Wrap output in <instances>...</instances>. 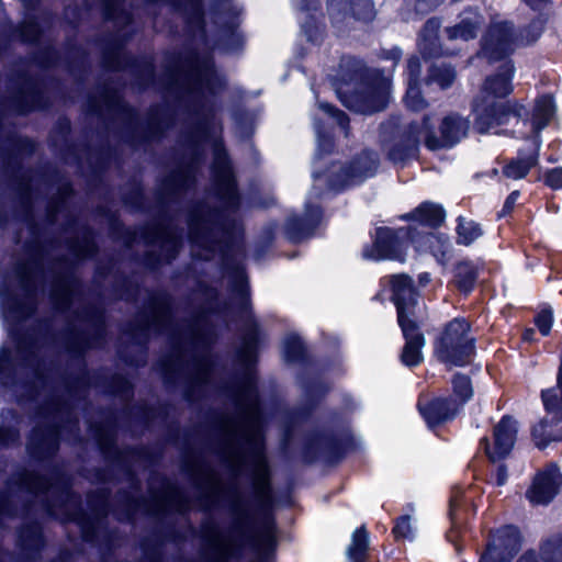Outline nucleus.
Returning a JSON list of instances; mask_svg holds the SVG:
<instances>
[{
  "label": "nucleus",
  "mask_w": 562,
  "mask_h": 562,
  "mask_svg": "<svg viewBox=\"0 0 562 562\" xmlns=\"http://www.w3.org/2000/svg\"><path fill=\"white\" fill-rule=\"evenodd\" d=\"M390 282L393 292L392 300L397 310L398 323L416 319L415 307L417 304V294L411 277L407 274L392 276Z\"/></svg>",
  "instance_id": "obj_20"
},
{
  "label": "nucleus",
  "mask_w": 562,
  "mask_h": 562,
  "mask_svg": "<svg viewBox=\"0 0 562 562\" xmlns=\"http://www.w3.org/2000/svg\"><path fill=\"white\" fill-rule=\"evenodd\" d=\"M456 77V70L450 65H432L428 71L427 83L436 82L441 89H447L454 82Z\"/></svg>",
  "instance_id": "obj_38"
},
{
  "label": "nucleus",
  "mask_w": 562,
  "mask_h": 562,
  "mask_svg": "<svg viewBox=\"0 0 562 562\" xmlns=\"http://www.w3.org/2000/svg\"><path fill=\"white\" fill-rule=\"evenodd\" d=\"M318 7V0H301L300 2V10L302 11H315Z\"/></svg>",
  "instance_id": "obj_62"
},
{
  "label": "nucleus",
  "mask_w": 562,
  "mask_h": 562,
  "mask_svg": "<svg viewBox=\"0 0 562 562\" xmlns=\"http://www.w3.org/2000/svg\"><path fill=\"white\" fill-rule=\"evenodd\" d=\"M88 503L95 517L106 516L109 512V498L104 491H99L88 496Z\"/></svg>",
  "instance_id": "obj_47"
},
{
  "label": "nucleus",
  "mask_w": 562,
  "mask_h": 562,
  "mask_svg": "<svg viewBox=\"0 0 562 562\" xmlns=\"http://www.w3.org/2000/svg\"><path fill=\"white\" fill-rule=\"evenodd\" d=\"M452 387L453 394L450 397L456 398L461 408L463 404L473 395V390L469 376L459 373L456 374L452 379Z\"/></svg>",
  "instance_id": "obj_40"
},
{
  "label": "nucleus",
  "mask_w": 562,
  "mask_h": 562,
  "mask_svg": "<svg viewBox=\"0 0 562 562\" xmlns=\"http://www.w3.org/2000/svg\"><path fill=\"white\" fill-rule=\"evenodd\" d=\"M445 216V211L440 205L429 202L419 205L412 214V217L431 227L441 225Z\"/></svg>",
  "instance_id": "obj_33"
},
{
  "label": "nucleus",
  "mask_w": 562,
  "mask_h": 562,
  "mask_svg": "<svg viewBox=\"0 0 562 562\" xmlns=\"http://www.w3.org/2000/svg\"><path fill=\"white\" fill-rule=\"evenodd\" d=\"M558 104L552 92L538 94L533 100L532 109L529 111V140L539 145L541 132L547 128L557 117Z\"/></svg>",
  "instance_id": "obj_19"
},
{
  "label": "nucleus",
  "mask_w": 562,
  "mask_h": 562,
  "mask_svg": "<svg viewBox=\"0 0 562 562\" xmlns=\"http://www.w3.org/2000/svg\"><path fill=\"white\" fill-rule=\"evenodd\" d=\"M190 508V502L181 490L167 482L161 492L153 495L151 512L164 514L168 512L184 513Z\"/></svg>",
  "instance_id": "obj_26"
},
{
  "label": "nucleus",
  "mask_w": 562,
  "mask_h": 562,
  "mask_svg": "<svg viewBox=\"0 0 562 562\" xmlns=\"http://www.w3.org/2000/svg\"><path fill=\"white\" fill-rule=\"evenodd\" d=\"M543 184L551 190L558 191L562 189V167L547 169L540 178Z\"/></svg>",
  "instance_id": "obj_51"
},
{
  "label": "nucleus",
  "mask_w": 562,
  "mask_h": 562,
  "mask_svg": "<svg viewBox=\"0 0 562 562\" xmlns=\"http://www.w3.org/2000/svg\"><path fill=\"white\" fill-rule=\"evenodd\" d=\"M104 18L116 23L128 24L131 15L121 8L122 0H103Z\"/></svg>",
  "instance_id": "obj_42"
},
{
  "label": "nucleus",
  "mask_w": 562,
  "mask_h": 562,
  "mask_svg": "<svg viewBox=\"0 0 562 562\" xmlns=\"http://www.w3.org/2000/svg\"><path fill=\"white\" fill-rule=\"evenodd\" d=\"M429 245L432 248L434 255L437 257L438 261L446 263V261L449 259V254L451 250L449 238L442 235H431L429 237Z\"/></svg>",
  "instance_id": "obj_44"
},
{
  "label": "nucleus",
  "mask_w": 562,
  "mask_h": 562,
  "mask_svg": "<svg viewBox=\"0 0 562 562\" xmlns=\"http://www.w3.org/2000/svg\"><path fill=\"white\" fill-rule=\"evenodd\" d=\"M407 75H408V85L419 83V78L422 75V63L417 56H412L407 60Z\"/></svg>",
  "instance_id": "obj_54"
},
{
  "label": "nucleus",
  "mask_w": 562,
  "mask_h": 562,
  "mask_svg": "<svg viewBox=\"0 0 562 562\" xmlns=\"http://www.w3.org/2000/svg\"><path fill=\"white\" fill-rule=\"evenodd\" d=\"M562 490V473L557 462H549L536 472L529 485V504L548 506Z\"/></svg>",
  "instance_id": "obj_15"
},
{
  "label": "nucleus",
  "mask_w": 562,
  "mask_h": 562,
  "mask_svg": "<svg viewBox=\"0 0 562 562\" xmlns=\"http://www.w3.org/2000/svg\"><path fill=\"white\" fill-rule=\"evenodd\" d=\"M539 551L542 562H562V532H554L543 539Z\"/></svg>",
  "instance_id": "obj_35"
},
{
  "label": "nucleus",
  "mask_w": 562,
  "mask_h": 562,
  "mask_svg": "<svg viewBox=\"0 0 562 562\" xmlns=\"http://www.w3.org/2000/svg\"><path fill=\"white\" fill-rule=\"evenodd\" d=\"M327 11L334 23L342 22L350 11L349 3L344 0H327Z\"/></svg>",
  "instance_id": "obj_48"
},
{
  "label": "nucleus",
  "mask_w": 562,
  "mask_h": 562,
  "mask_svg": "<svg viewBox=\"0 0 562 562\" xmlns=\"http://www.w3.org/2000/svg\"><path fill=\"white\" fill-rule=\"evenodd\" d=\"M378 167V155L373 151L364 150L347 166L333 164L326 172H314L313 176L315 181L324 178L330 189L341 190L359 184L372 177L376 172Z\"/></svg>",
  "instance_id": "obj_12"
},
{
  "label": "nucleus",
  "mask_w": 562,
  "mask_h": 562,
  "mask_svg": "<svg viewBox=\"0 0 562 562\" xmlns=\"http://www.w3.org/2000/svg\"><path fill=\"white\" fill-rule=\"evenodd\" d=\"M517 437V423L509 416H504L498 424L494 427L493 431V446L490 445L486 437L481 439V445L484 446L485 453L492 462L499 461L506 458L516 441Z\"/></svg>",
  "instance_id": "obj_18"
},
{
  "label": "nucleus",
  "mask_w": 562,
  "mask_h": 562,
  "mask_svg": "<svg viewBox=\"0 0 562 562\" xmlns=\"http://www.w3.org/2000/svg\"><path fill=\"white\" fill-rule=\"evenodd\" d=\"M222 498H200V506L207 510ZM228 504L232 526L227 535L216 522L205 521L201 526V537L206 554L212 562L243 560L248 562H272L268 552L276 547L274 522L265 517L259 526L252 520L250 504L246 498H224Z\"/></svg>",
  "instance_id": "obj_5"
},
{
  "label": "nucleus",
  "mask_w": 562,
  "mask_h": 562,
  "mask_svg": "<svg viewBox=\"0 0 562 562\" xmlns=\"http://www.w3.org/2000/svg\"><path fill=\"white\" fill-rule=\"evenodd\" d=\"M322 211L317 205L306 203L305 213L302 217H289L285 225V233L291 241H300L312 235L314 228L319 223Z\"/></svg>",
  "instance_id": "obj_27"
},
{
  "label": "nucleus",
  "mask_w": 562,
  "mask_h": 562,
  "mask_svg": "<svg viewBox=\"0 0 562 562\" xmlns=\"http://www.w3.org/2000/svg\"><path fill=\"white\" fill-rule=\"evenodd\" d=\"M483 23L484 18L477 9H468L461 13L459 23L446 27L445 32L450 41H470L476 37Z\"/></svg>",
  "instance_id": "obj_29"
},
{
  "label": "nucleus",
  "mask_w": 562,
  "mask_h": 562,
  "mask_svg": "<svg viewBox=\"0 0 562 562\" xmlns=\"http://www.w3.org/2000/svg\"><path fill=\"white\" fill-rule=\"evenodd\" d=\"M213 187L222 210H212L207 204L196 205L189 214V238L193 257L210 260L218 251L224 254L239 232L234 217L239 206L234 172L223 144L213 142Z\"/></svg>",
  "instance_id": "obj_4"
},
{
  "label": "nucleus",
  "mask_w": 562,
  "mask_h": 562,
  "mask_svg": "<svg viewBox=\"0 0 562 562\" xmlns=\"http://www.w3.org/2000/svg\"><path fill=\"white\" fill-rule=\"evenodd\" d=\"M404 101L409 110L416 112L426 109L428 105L420 92L419 83L408 85Z\"/></svg>",
  "instance_id": "obj_45"
},
{
  "label": "nucleus",
  "mask_w": 562,
  "mask_h": 562,
  "mask_svg": "<svg viewBox=\"0 0 562 562\" xmlns=\"http://www.w3.org/2000/svg\"><path fill=\"white\" fill-rule=\"evenodd\" d=\"M42 94L31 83L20 91L13 99V108L18 113L24 114L43 106Z\"/></svg>",
  "instance_id": "obj_32"
},
{
  "label": "nucleus",
  "mask_w": 562,
  "mask_h": 562,
  "mask_svg": "<svg viewBox=\"0 0 562 562\" xmlns=\"http://www.w3.org/2000/svg\"><path fill=\"white\" fill-rule=\"evenodd\" d=\"M555 16L554 0H529V46L539 41Z\"/></svg>",
  "instance_id": "obj_21"
},
{
  "label": "nucleus",
  "mask_w": 562,
  "mask_h": 562,
  "mask_svg": "<svg viewBox=\"0 0 562 562\" xmlns=\"http://www.w3.org/2000/svg\"><path fill=\"white\" fill-rule=\"evenodd\" d=\"M424 133L419 123H412L396 140L386 148L387 157L394 164H403L414 158L418 151L420 139Z\"/></svg>",
  "instance_id": "obj_22"
},
{
  "label": "nucleus",
  "mask_w": 562,
  "mask_h": 562,
  "mask_svg": "<svg viewBox=\"0 0 562 562\" xmlns=\"http://www.w3.org/2000/svg\"><path fill=\"white\" fill-rule=\"evenodd\" d=\"M369 535L362 526L352 533L351 543L347 549V555L352 562H366L369 550Z\"/></svg>",
  "instance_id": "obj_34"
},
{
  "label": "nucleus",
  "mask_w": 562,
  "mask_h": 562,
  "mask_svg": "<svg viewBox=\"0 0 562 562\" xmlns=\"http://www.w3.org/2000/svg\"><path fill=\"white\" fill-rule=\"evenodd\" d=\"M441 21L439 18H430L423 25L418 38L417 48L424 58H437L443 55L439 40Z\"/></svg>",
  "instance_id": "obj_28"
},
{
  "label": "nucleus",
  "mask_w": 562,
  "mask_h": 562,
  "mask_svg": "<svg viewBox=\"0 0 562 562\" xmlns=\"http://www.w3.org/2000/svg\"><path fill=\"white\" fill-rule=\"evenodd\" d=\"M143 237L147 244L159 246L160 257L166 261L175 259L181 246V234L170 226H150Z\"/></svg>",
  "instance_id": "obj_23"
},
{
  "label": "nucleus",
  "mask_w": 562,
  "mask_h": 562,
  "mask_svg": "<svg viewBox=\"0 0 562 562\" xmlns=\"http://www.w3.org/2000/svg\"><path fill=\"white\" fill-rule=\"evenodd\" d=\"M40 26L33 20L23 22L19 29V37L22 42L34 43L40 38Z\"/></svg>",
  "instance_id": "obj_50"
},
{
  "label": "nucleus",
  "mask_w": 562,
  "mask_h": 562,
  "mask_svg": "<svg viewBox=\"0 0 562 562\" xmlns=\"http://www.w3.org/2000/svg\"><path fill=\"white\" fill-rule=\"evenodd\" d=\"M75 280L70 277L58 278L52 289V301L55 307L59 311L67 310L74 299Z\"/></svg>",
  "instance_id": "obj_31"
},
{
  "label": "nucleus",
  "mask_w": 562,
  "mask_h": 562,
  "mask_svg": "<svg viewBox=\"0 0 562 562\" xmlns=\"http://www.w3.org/2000/svg\"><path fill=\"white\" fill-rule=\"evenodd\" d=\"M349 9L356 20L369 22L375 15L374 5L371 0H355L349 3Z\"/></svg>",
  "instance_id": "obj_43"
},
{
  "label": "nucleus",
  "mask_w": 562,
  "mask_h": 562,
  "mask_svg": "<svg viewBox=\"0 0 562 562\" xmlns=\"http://www.w3.org/2000/svg\"><path fill=\"white\" fill-rule=\"evenodd\" d=\"M501 69L499 74L485 79L480 94L473 102L474 126L481 134L487 133L492 128L506 124L512 120L517 124L521 122L525 125V120H520L516 105L513 106L496 100L507 97L513 91L510 82L514 71L513 65L506 61L502 65Z\"/></svg>",
  "instance_id": "obj_8"
},
{
  "label": "nucleus",
  "mask_w": 562,
  "mask_h": 562,
  "mask_svg": "<svg viewBox=\"0 0 562 562\" xmlns=\"http://www.w3.org/2000/svg\"><path fill=\"white\" fill-rule=\"evenodd\" d=\"M406 235L405 229L397 232L387 227L376 228L375 240L372 246L363 249V257L371 260H400L405 259L406 247L402 238Z\"/></svg>",
  "instance_id": "obj_17"
},
{
  "label": "nucleus",
  "mask_w": 562,
  "mask_h": 562,
  "mask_svg": "<svg viewBox=\"0 0 562 562\" xmlns=\"http://www.w3.org/2000/svg\"><path fill=\"white\" fill-rule=\"evenodd\" d=\"M420 127L424 133V143L429 150L451 148L468 135L470 122L468 119L452 113L445 116L440 124V136L437 137L430 117L424 116Z\"/></svg>",
  "instance_id": "obj_14"
},
{
  "label": "nucleus",
  "mask_w": 562,
  "mask_h": 562,
  "mask_svg": "<svg viewBox=\"0 0 562 562\" xmlns=\"http://www.w3.org/2000/svg\"><path fill=\"white\" fill-rule=\"evenodd\" d=\"M504 175L512 179H521L527 175V162L524 159H514L504 167Z\"/></svg>",
  "instance_id": "obj_52"
},
{
  "label": "nucleus",
  "mask_w": 562,
  "mask_h": 562,
  "mask_svg": "<svg viewBox=\"0 0 562 562\" xmlns=\"http://www.w3.org/2000/svg\"><path fill=\"white\" fill-rule=\"evenodd\" d=\"M305 353L304 345L297 335L286 336L283 342V356L288 362H299L303 360Z\"/></svg>",
  "instance_id": "obj_41"
},
{
  "label": "nucleus",
  "mask_w": 562,
  "mask_h": 562,
  "mask_svg": "<svg viewBox=\"0 0 562 562\" xmlns=\"http://www.w3.org/2000/svg\"><path fill=\"white\" fill-rule=\"evenodd\" d=\"M16 431H9L0 428V445H9L18 440Z\"/></svg>",
  "instance_id": "obj_59"
},
{
  "label": "nucleus",
  "mask_w": 562,
  "mask_h": 562,
  "mask_svg": "<svg viewBox=\"0 0 562 562\" xmlns=\"http://www.w3.org/2000/svg\"><path fill=\"white\" fill-rule=\"evenodd\" d=\"M442 0H417L415 9L418 13H428L441 4Z\"/></svg>",
  "instance_id": "obj_56"
},
{
  "label": "nucleus",
  "mask_w": 562,
  "mask_h": 562,
  "mask_svg": "<svg viewBox=\"0 0 562 562\" xmlns=\"http://www.w3.org/2000/svg\"><path fill=\"white\" fill-rule=\"evenodd\" d=\"M333 86L341 103L357 113L373 114L390 102L391 80L352 56L340 59Z\"/></svg>",
  "instance_id": "obj_6"
},
{
  "label": "nucleus",
  "mask_w": 562,
  "mask_h": 562,
  "mask_svg": "<svg viewBox=\"0 0 562 562\" xmlns=\"http://www.w3.org/2000/svg\"><path fill=\"white\" fill-rule=\"evenodd\" d=\"M522 537L514 526L498 529L487 543L481 562H510L520 551Z\"/></svg>",
  "instance_id": "obj_16"
},
{
  "label": "nucleus",
  "mask_w": 562,
  "mask_h": 562,
  "mask_svg": "<svg viewBox=\"0 0 562 562\" xmlns=\"http://www.w3.org/2000/svg\"><path fill=\"white\" fill-rule=\"evenodd\" d=\"M480 266L471 260L458 262L453 269V282L465 294L471 292L479 277Z\"/></svg>",
  "instance_id": "obj_30"
},
{
  "label": "nucleus",
  "mask_w": 562,
  "mask_h": 562,
  "mask_svg": "<svg viewBox=\"0 0 562 562\" xmlns=\"http://www.w3.org/2000/svg\"><path fill=\"white\" fill-rule=\"evenodd\" d=\"M507 481V469L504 464H499L496 469L494 482L497 486H502Z\"/></svg>",
  "instance_id": "obj_60"
},
{
  "label": "nucleus",
  "mask_w": 562,
  "mask_h": 562,
  "mask_svg": "<svg viewBox=\"0 0 562 562\" xmlns=\"http://www.w3.org/2000/svg\"><path fill=\"white\" fill-rule=\"evenodd\" d=\"M402 57V50L398 47H394L385 54V58L392 59L394 65L398 63Z\"/></svg>",
  "instance_id": "obj_63"
},
{
  "label": "nucleus",
  "mask_w": 562,
  "mask_h": 562,
  "mask_svg": "<svg viewBox=\"0 0 562 562\" xmlns=\"http://www.w3.org/2000/svg\"><path fill=\"white\" fill-rule=\"evenodd\" d=\"M93 436L95 437L100 449L103 453H109L114 446V435L111 429L103 431L102 429H95Z\"/></svg>",
  "instance_id": "obj_53"
},
{
  "label": "nucleus",
  "mask_w": 562,
  "mask_h": 562,
  "mask_svg": "<svg viewBox=\"0 0 562 562\" xmlns=\"http://www.w3.org/2000/svg\"><path fill=\"white\" fill-rule=\"evenodd\" d=\"M519 195H520V192L516 190V191H513L507 196V199H506V201H505V203L503 205L502 211L498 213V217L506 216L507 214H509L514 210L516 201L519 198Z\"/></svg>",
  "instance_id": "obj_58"
},
{
  "label": "nucleus",
  "mask_w": 562,
  "mask_h": 562,
  "mask_svg": "<svg viewBox=\"0 0 562 562\" xmlns=\"http://www.w3.org/2000/svg\"><path fill=\"white\" fill-rule=\"evenodd\" d=\"M205 318L203 315L184 330L179 329L172 323L169 299L159 294L150 299L148 311L139 315L130 335L140 344L151 333L167 334L173 349L170 357L162 361L166 373H189L193 383L205 384L213 372V359L209 352L213 338L203 330Z\"/></svg>",
  "instance_id": "obj_3"
},
{
  "label": "nucleus",
  "mask_w": 562,
  "mask_h": 562,
  "mask_svg": "<svg viewBox=\"0 0 562 562\" xmlns=\"http://www.w3.org/2000/svg\"><path fill=\"white\" fill-rule=\"evenodd\" d=\"M542 145V137L540 136L539 145L533 143V140H529V170L533 167L538 166L539 161V151Z\"/></svg>",
  "instance_id": "obj_57"
},
{
  "label": "nucleus",
  "mask_w": 562,
  "mask_h": 562,
  "mask_svg": "<svg viewBox=\"0 0 562 562\" xmlns=\"http://www.w3.org/2000/svg\"><path fill=\"white\" fill-rule=\"evenodd\" d=\"M418 409L429 427L453 419L460 412V404L453 397H438L419 402Z\"/></svg>",
  "instance_id": "obj_24"
},
{
  "label": "nucleus",
  "mask_w": 562,
  "mask_h": 562,
  "mask_svg": "<svg viewBox=\"0 0 562 562\" xmlns=\"http://www.w3.org/2000/svg\"><path fill=\"white\" fill-rule=\"evenodd\" d=\"M224 87L225 80L215 71L213 60L207 55H192L178 69L170 72L168 90L189 103L199 116V122L189 140L192 158L188 165L179 167L164 180L161 190L165 195H177L194 184L203 154L201 145L217 130L221 132L213 115L211 116L210 97L215 95Z\"/></svg>",
  "instance_id": "obj_2"
},
{
  "label": "nucleus",
  "mask_w": 562,
  "mask_h": 562,
  "mask_svg": "<svg viewBox=\"0 0 562 562\" xmlns=\"http://www.w3.org/2000/svg\"><path fill=\"white\" fill-rule=\"evenodd\" d=\"M233 292L239 300V308L246 318L243 345L237 352L238 362L245 374L234 389L237 413L226 416L220 423V452L224 463L236 477L243 465L254 468V490L262 505L271 502L269 470L263 453L261 413L259 407L256 378L251 366L256 361L259 330L251 318L248 299V284L241 270H237Z\"/></svg>",
  "instance_id": "obj_1"
},
{
  "label": "nucleus",
  "mask_w": 562,
  "mask_h": 562,
  "mask_svg": "<svg viewBox=\"0 0 562 562\" xmlns=\"http://www.w3.org/2000/svg\"><path fill=\"white\" fill-rule=\"evenodd\" d=\"M457 221V243L459 245L469 246L482 236L483 232L477 223L473 221H467L462 216H459Z\"/></svg>",
  "instance_id": "obj_37"
},
{
  "label": "nucleus",
  "mask_w": 562,
  "mask_h": 562,
  "mask_svg": "<svg viewBox=\"0 0 562 562\" xmlns=\"http://www.w3.org/2000/svg\"><path fill=\"white\" fill-rule=\"evenodd\" d=\"M398 325L406 339L401 360L407 367H415L423 360L422 348L425 345L424 335L419 331L417 319H409L398 323Z\"/></svg>",
  "instance_id": "obj_25"
},
{
  "label": "nucleus",
  "mask_w": 562,
  "mask_h": 562,
  "mask_svg": "<svg viewBox=\"0 0 562 562\" xmlns=\"http://www.w3.org/2000/svg\"><path fill=\"white\" fill-rule=\"evenodd\" d=\"M20 488L38 495L46 494V510L50 516L63 520L76 521L86 541L94 537V526L86 520L81 509L80 496L70 491L68 482L55 475L54 481L34 472H24L19 480Z\"/></svg>",
  "instance_id": "obj_7"
},
{
  "label": "nucleus",
  "mask_w": 562,
  "mask_h": 562,
  "mask_svg": "<svg viewBox=\"0 0 562 562\" xmlns=\"http://www.w3.org/2000/svg\"><path fill=\"white\" fill-rule=\"evenodd\" d=\"M72 254L78 258H88L94 255L95 244L90 233L85 232L82 239L74 241L70 246Z\"/></svg>",
  "instance_id": "obj_46"
},
{
  "label": "nucleus",
  "mask_w": 562,
  "mask_h": 562,
  "mask_svg": "<svg viewBox=\"0 0 562 562\" xmlns=\"http://www.w3.org/2000/svg\"><path fill=\"white\" fill-rule=\"evenodd\" d=\"M19 541L25 550H40L44 543L41 526L37 522L24 526L19 532Z\"/></svg>",
  "instance_id": "obj_36"
},
{
  "label": "nucleus",
  "mask_w": 562,
  "mask_h": 562,
  "mask_svg": "<svg viewBox=\"0 0 562 562\" xmlns=\"http://www.w3.org/2000/svg\"><path fill=\"white\" fill-rule=\"evenodd\" d=\"M44 415L52 424L45 429L34 428L29 443L31 452L38 456L54 453L66 430H78V420L72 419L66 405L53 404L45 409Z\"/></svg>",
  "instance_id": "obj_11"
},
{
  "label": "nucleus",
  "mask_w": 562,
  "mask_h": 562,
  "mask_svg": "<svg viewBox=\"0 0 562 562\" xmlns=\"http://www.w3.org/2000/svg\"><path fill=\"white\" fill-rule=\"evenodd\" d=\"M303 29H304V32H305V34H306V36H307V38L310 41H316L317 40V35H318L317 29H312V27H310L307 25H303Z\"/></svg>",
  "instance_id": "obj_64"
},
{
  "label": "nucleus",
  "mask_w": 562,
  "mask_h": 562,
  "mask_svg": "<svg viewBox=\"0 0 562 562\" xmlns=\"http://www.w3.org/2000/svg\"><path fill=\"white\" fill-rule=\"evenodd\" d=\"M318 106L322 111L336 120L337 124L345 131L347 137L349 135V119L346 113L326 102H321Z\"/></svg>",
  "instance_id": "obj_49"
},
{
  "label": "nucleus",
  "mask_w": 562,
  "mask_h": 562,
  "mask_svg": "<svg viewBox=\"0 0 562 562\" xmlns=\"http://www.w3.org/2000/svg\"><path fill=\"white\" fill-rule=\"evenodd\" d=\"M519 34L513 22L493 16L481 38V49L477 53L488 63L499 61L509 56L516 48Z\"/></svg>",
  "instance_id": "obj_13"
},
{
  "label": "nucleus",
  "mask_w": 562,
  "mask_h": 562,
  "mask_svg": "<svg viewBox=\"0 0 562 562\" xmlns=\"http://www.w3.org/2000/svg\"><path fill=\"white\" fill-rule=\"evenodd\" d=\"M318 135V150L330 151L333 148V142L330 138L322 136L319 131L317 130Z\"/></svg>",
  "instance_id": "obj_61"
},
{
  "label": "nucleus",
  "mask_w": 562,
  "mask_h": 562,
  "mask_svg": "<svg viewBox=\"0 0 562 562\" xmlns=\"http://www.w3.org/2000/svg\"><path fill=\"white\" fill-rule=\"evenodd\" d=\"M544 411L550 417L540 420L531 428L530 435L535 445L546 449L551 442L562 441V359L557 373V385L541 391Z\"/></svg>",
  "instance_id": "obj_10"
},
{
  "label": "nucleus",
  "mask_w": 562,
  "mask_h": 562,
  "mask_svg": "<svg viewBox=\"0 0 562 562\" xmlns=\"http://www.w3.org/2000/svg\"><path fill=\"white\" fill-rule=\"evenodd\" d=\"M412 524H411V517L409 516H403L401 517L395 527L393 528V533L395 538H411L412 537Z\"/></svg>",
  "instance_id": "obj_55"
},
{
  "label": "nucleus",
  "mask_w": 562,
  "mask_h": 562,
  "mask_svg": "<svg viewBox=\"0 0 562 562\" xmlns=\"http://www.w3.org/2000/svg\"><path fill=\"white\" fill-rule=\"evenodd\" d=\"M533 325L542 337H548L551 334L554 323L553 308L550 304L544 303L533 316Z\"/></svg>",
  "instance_id": "obj_39"
},
{
  "label": "nucleus",
  "mask_w": 562,
  "mask_h": 562,
  "mask_svg": "<svg viewBox=\"0 0 562 562\" xmlns=\"http://www.w3.org/2000/svg\"><path fill=\"white\" fill-rule=\"evenodd\" d=\"M474 338L470 335V324L464 318L449 322L435 341V356L449 366L462 367L474 355Z\"/></svg>",
  "instance_id": "obj_9"
}]
</instances>
